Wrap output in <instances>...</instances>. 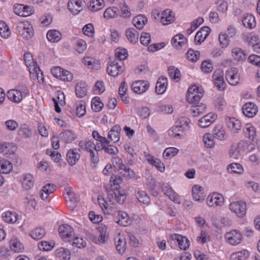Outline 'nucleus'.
<instances>
[{
	"instance_id": "1",
	"label": "nucleus",
	"mask_w": 260,
	"mask_h": 260,
	"mask_svg": "<svg viewBox=\"0 0 260 260\" xmlns=\"http://www.w3.org/2000/svg\"><path fill=\"white\" fill-rule=\"evenodd\" d=\"M126 194L124 190H110L108 192L106 200L98 197V203L104 212H109L110 208H114L117 203L122 204L125 201Z\"/></svg>"
},
{
	"instance_id": "2",
	"label": "nucleus",
	"mask_w": 260,
	"mask_h": 260,
	"mask_svg": "<svg viewBox=\"0 0 260 260\" xmlns=\"http://www.w3.org/2000/svg\"><path fill=\"white\" fill-rule=\"evenodd\" d=\"M203 96L202 88L197 85H193L188 88L186 99L188 103L193 104L199 102Z\"/></svg>"
},
{
	"instance_id": "3",
	"label": "nucleus",
	"mask_w": 260,
	"mask_h": 260,
	"mask_svg": "<svg viewBox=\"0 0 260 260\" xmlns=\"http://www.w3.org/2000/svg\"><path fill=\"white\" fill-rule=\"evenodd\" d=\"M29 90L26 87H21V91L17 89H11L7 92V98L12 102L18 104L23 100V97L28 95Z\"/></svg>"
},
{
	"instance_id": "4",
	"label": "nucleus",
	"mask_w": 260,
	"mask_h": 260,
	"mask_svg": "<svg viewBox=\"0 0 260 260\" xmlns=\"http://www.w3.org/2000/svg\"><path fill=\"white\" fill-rule=\"evenodd\" d=\"M16 29L18 34L25 40H28L34 36L32 26L28 21L19 22Z\"/></svg>"
},
{
	"instance_id": "5",
	"label": "nucleus",
	"mask_w": 260,
	"mask_h": 260,
	"mask_svg": "<svg viewBox=\"0 0 260 260\" xmlns=\"http://www.w3.org/2000/svg\"><path fill=\"white\" fill-rule=\"evenodd\" d=\"M229 208L239 218H242L246 215V204L243 201L233 202L230 204Z\"/></svg>"
},
{
	"instance_id": "6",
	"label": "nucleus",
	"mask_w": 260,
	"mask_h": 260,
	"mask_svg": "<svg viewBox=\"0 0 260 260\" xmlns=\"http://www.w3.org/2000/svg\"><path fill=\"white\" fill-rule=\"evenodd\" d=\"M212 81L218 90L223 91L226 85L224 80V72L221 69L214 71L212 75Z\"/></svg>"
},
{
	"instance_id": "7",
	"label": "nucleus",
	"mask_w": 260,
	"mask_h": 260,
	"mask_svg": "<svg viewBox=\"0 0 260 260\" xmlns=\"http://www.w3.org/2000/svg\"><path fill=\"white\" fill-rule=\"evenodd\" d=\"M224 238L225 241L229 244L236 246L242 242L243 237L239 231L233 230L225 234Z\"/></svg>"
},
{
	"instance_id": "8",
	"label": "nucleus",
	"mask_w": 260,
	"mask_h": 260,
	"mask_svg": "<svg viewBox=\"0 0 260 260\" xmlns=\"http://www.w3.org/2000/svg\"><path fill=\"white\" fill-rule=\"evenodd\" d=\"M224 203L223 196L217 192L210 193L207 198L206 204L209 207H221Z\"/></svg>"
},
{
	"instance_id": "9",
	"label": "nucleus",
	"mask_w": 260,
	"mask_h": 260,
	"mask_svg": "<svg viewBox=\"0 0 260 260\" xmlns=\"http://www.w3.org/2000/svg\"><path fill=\"white\" fill-rule=\"evenodd\" d=\"M86 150L90 153L91 161L93 164H97L99 160L98 151L101 150L100 146H96L90 141L86 142L85 144Z\"/></svg>"
},
{
	"instance_id": "10",
	"label": "nucleus",
	"mask_w": 260,
	"mask_h": 260,
	"mask_svg": "<svg viewBox=\"0 0 260 260\" xmlns=\"http://www.w3.org/2000/svg\"><path fill=\"white\" fill-rule=\"evenodd\" d=\"M161 188L162 191L170 200L176 204L180 203L179 195L169 183H162L161 185Z\"/></svg>"
},
{
	"instance_id": "11",
	"label": "nucleus",
	"mask_w": 260,
	"mask_h": 260,
	"mask_svg": "<svg viewBox=\"0 0 260 260\" xmlns=\"http://www.w3.org/2000/svg\"><path fill=\"white\" fill-rule=\"evenodd\" d=\"M225 78L228 83L233 86L237 85L240 81V75L236 68L228 69L225 72Z\"/></svg>"
},
{
	"instance_id": "12",
	"label": "nucleus",
	"mask_w": 260,
	"mask_h": 260,
	"mask_svg": "<svg viewBox=\"0 0 260 260\" xmlns=\"http://www.w3.org/2000/svg\"><path fill=\"white\" fill-rule=\"evenodd\" d=\"M114 219L118 224L126 226L130 224L129 217L125 212L116 211L114 213Z\"/></svg>"
},
{
	"instance_id": "13",
	"label": "nucleus",
	"mask_w": 260,
	"mask_h": 260,
	"mask_svg": "<svg viewBox=\"0 0 260 260\" xmlns=\"http://www.w3.org/2000/svg\"><path fill=\"white\" fill-rule=\"evenodd\" d=\"M84 4V0H70L68 8L73 14L77 15L83 10Z\"/></svg>"
},
{
	"instance_id": "14",
	"label": "nucleus",
	"mask_w": 260,
	"mask_h": 260,
	"mask_svg": "<svg viewBox=\"0 0 260 260\" xmlns=\"http://www.w3.org/2000/svg\"><path fill=\"white\" fill-rule=\"evenodd\" d=\"M150 84L148 81L138 80L134 82L131 86L132 90L138 94H142L149 88Z\"/></svg>"
},
{
	"instance_id": "15",
	"label": "nucleus",
	"mask_w": 260,
	"mask_h": 260,
	"mask_svg": "<svg viewBox=\"0 0 260 260\" xmlns=\"http://www.w3.org/2000/svg\"><path fill=\"white\" fill-rule=\"evenodd\" d=\"M23 57L25 64L28 68L30 73H37L40 71V68L38 67L37 62L34 60L31 53L29 52L25 53L23 55Z\"/></svg>"
},
{
	"instance_id": "16",
	"label": "nucleus",
	"mask_w": 260,
	"mask_h": 260,
	"mask_svg": "<svg viewBox=\"0 0 260 260\" xmlns=\"http://www.w3.org/2000/svg\"><path fill=\"white\" fill-rule=\"evenodd\" d=\"M225 122L227 127L233 133L237 134L241 129V122L239 120L236 118L227 117L225 119Z\"/></svg>"
},
{
	"instance_id": "17",
	"label": "nucleus",
	"mask_w": 260,
	"mask_h": 260,
	"mask_svg": "<svg viewBox=\"0 0 260 260\" xmlns=\"http://www.w3.org/2000/svg\"><path fill=\"white\" fill-rule=\"evenodd\" d=\"M242 112L243 114L248 118L253 117L258 112L257 106L253 103L247 102L242 107Z\"/></svg>"
},
{
	"instance_id": "18",
	"label": "nucleus",
	"mask_w": 260,
	"mask_h": 260,
	"mask_svg": "<svg viewBox=\"0 0 260 260\" xmlns=\"http://www.w3.org/2000/svg\"><path fill=\"white\" fill-rule=\"evenodd\" d=\"M58 232L61 238L67 241H69V239H71L74 234L73 228L67 224L60 225Z\"/></svg>"
},
{
	"instance_id": "19",
	"label": "nucleus",
	"mask_w": 260,
	"mask_h": 260,
	"mask_svg": "<svg viewBox=\"0 0 260 260\" xmlns=\"http://www.w3.org/2000/svg\"><path fill=\"white\" fill-rule=\"evenodd\" d=\"M170 237L172 240L176 241L181 250H186L189 247V241L186 237L177 234H171Z\"/></svg>"
},
{
	"instance_id": "20",
	"label": "nucleus",
	"mask_w": 260,
	"mask_h": 260,
	"mask_svg": "<svg viewBox=\"0 0 260 260\" xmlns=\"http://www.w3.org/2000/svg\"><path fill=\"white\" fill-rule=\"evenodd\" d=\"M124 67L115 61L112 62L107 68L108 74L113 77L117 76L122 73Z\"/></svg>"
},
{
	"instance_id": "21",
	"label": "nucleus",
	"mask_w": 260,
	"mask_h": 260,
	"mask_svg": "<svg viewBox=\"0 0 260 260\" xmlns=\"http://www.w3.org/2000/svg\"><path fill=\"white\" fill-rule=\"evenodd\" d=\"M192 197L193 200L202 203L205 200V195L203 191V188L199 185H194L191 189Z\"/></svg>"
},
{
	"instance_id": "22",
	"label": "nucleus",
	"mask_w": 260,
	"mask_h": 260,
	"mask_svg": "<svg viewBox=\"0 0 260 260\" xmlns=\"http://www.w3.org/2000/svg\"><path fill=\"white\" fill-rule=\"evenodd\" d=\"M145 157L149 164L154 166L161 173L165 172V165L159 159L155 158L150 154H146Z\"/></svg>"
},
{
	"instance_id": "23",
	"label": "nucleus",
	"mask_w": 260,
	"mask_h": 260,
	"mask_svg": "<svg viewBox=\"0 0 260 260\" xmlns=\"http://www.w3.org/2000/svg\"><path fill=\"white\" fill-rule=\"evenodd\" d=\"M80 150L79 149H70L67 154V160L69 164L73 166L75 165L80 157Z\"/></svg>"
},
{
	"instance_id": "24",
	"label": "nucleus",
	"mask_w": 260,
	"mask_h": 260,
	"mask_svg": "<svg viewBox=\"0 0 260 260\" xmlns=\"http://www.w3.org/2000/svg\"><path fill=\"white\" fill-rule=\"evenodd\" d=\"M216 117L214 113H208L199 120L198 124L202 128L207 127L215 120Z\"/></svg>"
},
{
	"instance_id": "25",
	"label": "nucleus",
	"mask_w": 260,
	"mask_h": 260,
	"mask_svg": "<svg viewBox=\"0 0 260 260\" xmlns=\"http://www.w3.org/2000/svg\"><path fill=\"white\" fill-rule=\"evenodd\" d=\"M211 29L208 26L202 27L196 34L194 42L196 44L203 42L209 36Z\"/></svg>"
},
{
	"instance_id": "26",
	"label": "nucleus",
	"mask_w": 260,
	"mask_h": 260,
	"mask_svg": "<svg viewBox=\"0 0 260 260\" xmlns=\"http://www.w3.org/2000/svg\"><path fill=\"white\" fill-rule=\"evenodd\" d=\"M114 242L118 252L123 254L126 249V241L124 236L118 234L114 238Z\"/></svg>"
},
{
	"instance_id": "27",
	"label": "nucleus",
	"mask_w": 260,
	"mask_h": 260,
	"mask_svg": "<svg viewBox=\"0 0 260 260\" xmlns=\"http://www.w3.org/2000/svg\"><path fill=\"white\" fill-rule=\"evenodd\" d=\"M174 19V13L170 9H166L161 13L160 22L164 25L172 23Z\"/></svg>"
},
{
	"instance_id": "28",
	"label": "nucleus",
	"mask_w": 260,
	"mask_h": 260,
	"mask_svg": "<svg viewBox=\"0 0 260 260\" xmlns=\"http://www.w3.org/2000/svg\"><path fill=\"white\" fill-rule=\"evenodd\" d=\"M21 182L23 188L28 190L34 186L35 179L30 174H25L22 175Z\"/></svg>"
},
{
	"instance_id": "29",
	"label": "nucleus",
	"mask_w": 260,
	"mask_h": 260,
	"mask_svg": "<svg viewBox=\"0 0 260 260\" xmlns=\"http://www.w3.org/2000/svg\"><path fill=\"white\" fill-rule=\"evenodd\" d=\"M242 22L243 26L247 28L252 29L256 25L255 17L253 15L248 13L243 15Z\"/></svg>"
},
{
	"instance_id": "30",
	"label": "nucleus",
	"mask_w": 260,
	"mask_h": 260,
	"mask_svg": "<svg viewBox=\"0 0 260 260\" xmlns=\"http://www.w3.org/2000/svg\"><path fill=\"white\" fill-rule=\"evenodd\" d=\"M243 132L246 137L253 141L256 137V129L251 123H247L243 128Z\"/></svg>"
},
{
	"instance_id": "31",
	"label": "nucleus",
	"mask_w": 260,
	"mask_h": 260,
	"mask_svg": "<svg viewBox=\"0 0 260 260\" xmlns=\"http://www.w3.org/2000/svg\"><path fill=\"white\" fill-rule=\"evenodd\" d=\"M168 79L166 77H159L156 82L155 91L158 94H163L167 90Z\"/></svg>"
},
{
	"instance_id": "32",
	"label": "nucleus",
	"mask_w": 260,
	"mask_h": 260,
	"mask_svg": "<svg viewBox=\"0 0 260 260\" xmlns=\"http://www.w3.org/2000/svg\"><path fill=\"white\" fill-rule=\"evenodd\" d=\"M121 127L118 124L114 125L108 133V137L113 143H117L120 140Z\"/></svg>"
},
{
	"instance_id": "33",
	"label": "nucleus",
	"mask_w": 260,
	"mask_h": 260,
	"mask_svg": "<svg viewBox=\"0 0 260 260\" xmlns=\"http://www.w3.org/2000/svg\"><path fill=\"white\" fill-rule=\"evenodd\" d=\"M18 215L15 211H6L2 214L3 220L8 223H14L18 220Z\"/></svg>"
},
{
	"instance_id": "34",
	"label": "nucleus",
	"mask_w": 260,
	"mask_h": 260,
	"mask_svg": "<svg viewBox=\"0 0 260 260\" xmlns=\"http://www.w3.org/2000/svg\"><path fill=\"white\" fill-rule=\"evenodd\" d=\"M82 63L88 69L98 70L100 68L98 60L91 57H85L82 59Z\"/></svg>"
},
{
	"instance_id": "35",
	"label": "nucleus",
	"mask_w": 260,
	"mask_h": 260,
	"mask_svg": "<svg viewBox=\"0 0 260 260\" xmlns=\"http://www.w3.org/2000/svg\"><path fill=\"white\" fill-rule=\"evenodd\" d=\"M187 42L185 37L182 34H177L172 39L171 43L173 46L178 49H181Z\"/></svg>"
},
{
	"instance_id": "36",
	"label": "nucleus",
	"mask_w": 260,
	"mask_h": 260,
	"mask_svg": "<svg viewBox=\"0 0 260 260\" xmlns=\"http://www.w3.org/2000/svg\"><path fill=\"white\" fill-rule=\"evenodd\" d=\"M125 36L130 43L135 44L138 42L139 34L138 31L134 27H130L125 30Z\"/></svg>"
},
{
	"instance_id": "37",
	"label": "nucleus",
	"mask_w": 260,
	"mask_h": 260,
	"mask_svg": "<svg viewBox=\"0 0 260 260\" xmlns=\"http://www.w3.org/2000/svg\"><path fill=\"white\" fill-rule=\"evenodd\" d=\"M212 135L215 139L220 141L224 140L226 138L225 129L224 127L220 125H216L214 127L212 130Z\"/></svg>"
},
{
	"instance_id": "38",
	"label": "nucleus",
	"mask_w": 260,
	"mask_h": 260,
	"mask_svg": "<svg viewBox=\"0 0 260 260\" xmlns=\"http://www.w3.org/2000/svg\"><path fill=\"white\" fill-rule=\"evenodd\" d=\"M10 248L15 252H21L24 249L22 243L15 236H12L10 241Z\"/></svg>"
},
{
	"instance_id": "39",
	"label": "nucleus",
	"mask_w": 260,
	"mask_h": 260,
	"mask_svg": "<svg viewBox=\"0 0 260 260\" xmlns=\"http://www.w3.org/2000/svg\"><path fill=\"white\" fill-rule=\"evenodd\" d=\"M12 170V164L8 159L0 157V173L9 174Z\"/></svg>"
},
{
	"instance_id": "40",
	"label": "nucleus",
	"mask_w": 260,
	"mask_h": 260,
	"mask_svg": "<svg viewBox=\"0 0 260 260\" xmlns=\"http://www.w3.org/2000/svg\"><path fill=\"white\" fill-rule=\"evenodd\" d=\"M73 246L77 247L79 248H84L86 245V241L82 237L75 236V234L68 241Z\"/></svg>"
},
{
	"instance_id": "41",
	"label": "nucleus",
	"mask_w": 260,
	"mask_h": 260,
	"mask_svg": "<svg viewBox=\"0 0 260 260\" xmlns=\"http://www.w3.org/2000/svg\"><path fill=\"white\" fill-rule=\"evenodd\" d=\"M237 144L243 155L254 149L253 145L247 141H241Z\"/></svg>"
},
{
	"instance_id": "42",
	"label": "nucleus",
	"mask_w": 260,
	"mask_h": 260,
	"mask_svg": "<svg viewBox=\"0 0 260 260\" xmlns=\"http://www.w3.org/2000/svg\"><path fill=\"white\" fill-rule=\"evenodd\" d=\"M16 150V147L12 143L7 142L0 143V153L11 155Z\"/></svg>"
},
{
	"instance_id": "43",
	"label": "nucleus",
	"mask_w": 260,
	"mask_h": 260,
	"mask_svg": "<svg viewBox=\"0 0 260 260\" xmlns=\"http://www.w3.org/2000/svg\"><path fill=\"white\" fill-rule=\"evenodd\" d=\"M48 40L52 43L57 42L59 41L61 38V34L55 29L49 30L46 35Z\"/></svg>"
},
{
	"instance_id": "44",
	"label": "nucleus",
	"mask_w": 260,
	"mask_h": 260,
	"mask_svg": "<svg viewBox=\"0 0 260 260\" xmlns=\"http://www.w3.org/2000/svg\"><path fill=\"white\" fill-rule=\"evenodd\" d=\"M55 255L60 260H69L71 258V251L68 249L60 247L56 250Z\"/></svg>"
},
{
	"instance_id": "45",
	"label": "nucleus",
	"mask_w": 260,
	"mask_h": 260,
	"mask_svg": "<svg viewBox=\"0 0 260 260\" xmlns=\"http://www.w3.org/2000/svg\"><path fill=\"white\" fill-rule=\"evenodd\" d=\"M18 135L22 139H28L32 136V132L26 124H23L19 127Z\"/></svg>"
},
{
	"instance_id": "46",
	"label": "nucleus",
	"mask_w": 260,
	"mask_h": 260,
	"mask_svg": "<svg viewBox=\"0 0 260 260\" xmlns=\"http://www.w3.org/2000/svg\"><path fill=\"white\" fill-rule=\"evenodd\" d=\"M75 92L78 98H83L87 92V86L84 82H78L75 86Z\"/></svg>"
},
{
	"instance_id": "47",
	"label": "nucleus",
	"mask_w": 260,
	"mask_h": 260,
	"mask_svg": "<svg viewBox=\"0 0 260 260\" xmlns=\"http://www.w3.org/2000/svg\"><path fill=\"white\" fill-rule=\"evenodd\" d=\"M249 256L248 250L243 249L241 251L233 253L230 257V260H246Z\"/></svg>"
},
{
	"instance_id": "48",
	"label": "nucleus",
	"mask_w": 260,
	"mask_h": 260,
	"mask_svg": "<svg viewBox=\"0 0 260 260\" xmlns=\"http://www.w3.org/2000/svg\"><path fill=\"white\" fill-rule=\"evenodd\" d=\"M59 138L66 143H71L76 138L74 133L70 130H66L59 134Z\"/></svg>"
},
{
	"instance_id": "49",
	"label": "nucleus",
	"mask_w": 260,
	"mask_h": 260,
	"mask_svg": "<svg viewBox=\"0 0 260 260\" xmlns=\"http://www.w3.org/2000/svg\"><path fill=\"white\" fill-rule=\"evenodd\" d=\"M147 21V19L146 17L142 15H139L135 17L133 19V24L139 29H142Z\"/></svg>"
},
{
	"instance_id": "50",
	"label": "nucleus",
	"mask_w": 260,
	"mask_h": 260,
	"mask_svg": "<svg viewBox=\"0 0 260 260\" xmlns=\"http://www.w3.org/2000/svg\"><path fill=\"white\" fill-rule=\"evenodd\" d=\"M214 138L210 133H206L203 137V141L205 147L212 148L215 145Z\"/></svg>"
},
{
	"instance_id": "51",
	"label": "nucleus",
	"mask_w": 260,
	"mask_h": 260,
	"mask_svg": "<svg viewBox=\"0 0 260 260\" xmlns=\"http://www.w3.org/2000/svg\"><path fill=\"white\" fill-rule=\"evenodd\" d=\"M206 106L204 104L192 106L190 108V113L192 116H198L205 112Z\"/></svg>"
},
{
	"instance_id": "52",
	"label": "nucleus",
	"mask_w": 260,
	"mask_h": 260,
	"mask_svg": "<svg viewBox=\"0 0 260 260\" xmlns=\"http://www.w3.org/2000/svg\"><path fill=\"white\" fill-rule=\"evenodd\" d=\"M104 6V0H91L89 9L92 12H96L103 9Z\"/></svg>"
},
{
	"instance_id": "53",
	"label": "nucleus",
	"mask_w": 260,
	"mask_h": 260,
	"mask_svg": "<svg viewBox=\"0 0 260 260\" xmlns=\"http://www.w3.org/2000/svg\"><path fill=\"white\" fill-rule=\"evenodd\" d=\"M136 197L138 200L144 204H149L150 202V199L149 196L147 193L145 192V191L141 190H138L136 192Z\"/></svg>"
},
{
	"instance_id": "54",
	"label": "nucleus",
	"mask_w": 260,
	"mask_h": 260,
	"mask_svg": "<svg viewBox=\"0 0 260 260\" xmlns=\"http://www.w3.org/2000/svg\"><path fill=\"white\" fill-rule=\"evenodd\" d=\"M118 9L116 7L107 8L104 13V17L106 19H113L118 15Z\"/></svg>"
},
{
	"instance_id": "55",
	"label": "nucleus",
	"mask_w": 260,
	"mask_h": 260,
	"mask_svg": "<svg viewBox=\"0 0 260 260\" xmlns=\"http://www.w3.org/2000/svg\"><path fill=\"white\" fill-rule=\"evenodd\" d=\"M232 56L237 60L243 61L246 59V54L241 48L238 47L234 48L232 50Z\"/></svg>"
},
{
	"instance_id": "56",
	"label": "nucleus",
	"mask_w": 260,
	"mask_h": 260,
	"mask_svg": "<svg viewBox=\"0 0 260 260\" xmlns=\"http://www.w3.org/2000/svg\"><path fill=\"white\" fill-rule=\"evenodd\" d=\"M229 154L231 158L235 159H238L243 155L237 144H233L231 146Z\"/></svg>"
},
{
	"instance_id": "57",
	"label": "nucleus",
	"mask_w": 260,
	"mask_h": 260,
	"mask_svg": "<svg viewBox=\"0 0 260 260\" xmlns=\"http://www.w3.org/2000/svg\"><path fill=\"white\" fill-rule=\"evenodd\" d=\"M184 131V127L181 125H178L177 124L172 126L168 131L169 135L173 138L180 137V133Z\"/></svg>"
},
{
	"instance_id": "58",
	"label": "nucleus",
	"mask_w": 260,
	"mask_h": 260,
	"mask_svg": "<svg viewBox=\"0 0 260 260\" xmlns=\"http://www.w3.org/2000/svg\"><path fill=\"white\" fill-rule=\"evenodd\" d=\"M46 234L45 230L42 228H36L29 233V236L35 240L42 239Z\"/></svg>"
},
{
	"instance_id": "59",
	"label": "nucleus",
	"mask_w": 260,
	"mask_h": 260,
	"mask_svg": "<svg viewBox=\"0 0 260 260\" xmlns=\"http://www.w3.org/2000/svg\"><path fill=\"white\" fill-rule=\"evenodd\" d=\"M228 170L231 173L242 174L244 172L243 166L238 163H232L228 166Z\"/></svg>"
},
{
	"instance_id": "60",
	"label": "nucleus",
	"mask_w": 260,
	"mask_h": 260,
	"mask_svg": "<svg viewBox=\"0 0 260 260\" xmlns=\"http://www.w3.org/2000/svg\"><path fill=\"white\" fill-rule=\"evenodd\" d=\"M76 114L79 117H81L85 114L86 109L85 102L81 101L77 102L75 104Z\"/></svg>"
},
{
	"instance_id": "61",
	"label": "nucleus",
	"mask_w": 260,
	"mask_h": 260,
	"mask_svg": "<svg viewBox=\"0 0 260 260\" xmlns=\"http://www.w3.org/2000/svg\"><path fill=\"white\" fill-rule=\"evenodd\" d=\"M121 175L127 179L134 178L136 177V173L134 170L128 167L124 166V168H122L119 171Z\"/></svg>"
},
{
	"instance_id": "62",
	"label": "nucleus",
	"mask_w": 260,
	"mask_h": 260,
	"mask_svg": "<svg viewBox=\"0 0 260 260\" xmlns=\"http://www.w3.org/2000/svg\"><path fill=\"white\" fill-rule=\"evenodd\" d=\"M216 7L217 10L223 14H225L228 10L229 4L228 3L224 0H218L216 3Z\"/></svg>"
},
{
	"instance_id": "63",
	"label": "nucleus",
	"mask_w": 260,
	"mask_h": 260,
	"mask_svg": "<svg viewBox=\"0 0 260 260\" xmlns=\"http://www.w3.org/2000/svg\"><path fill=\"white\" fill-rule=\"evenodd\" d=\"M179 150L176 147H168L165 149L163 152V156L166 159L171 158L176 156Z\"/></svg>"
},
{
	"instance_id": "64",
	"label": "nucleus",
	"mask_w": 260,
	"mask_h": 260,
	"mask_svg": "<svg viewBox=\"0 0 260 260\" xmlns=\"http://www.w3.org/2000/svg\"><path fill=\"white\" fill-rule=\"evenodd\" d=\"M218 40L220 45L222 48H226L230 42V37L225 32L219 34Z\"/></svg>"
}]
</instances>
